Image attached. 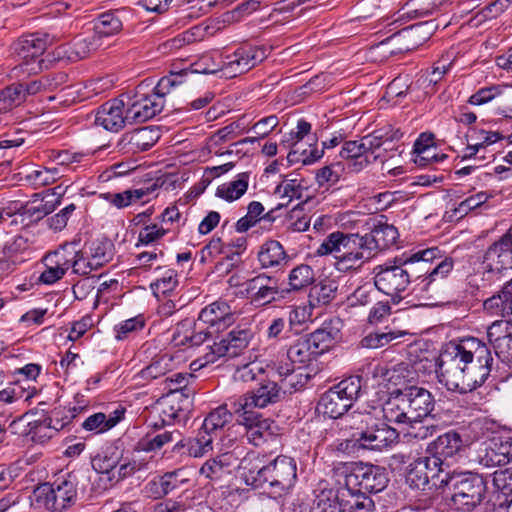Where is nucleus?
Here are the masks:
<instances>
[{
  "instance_id": "cd10ccee",
  "label": "nucleus",
  "mask_w": 512,
  "mask_h": 512,
  "mask_svg": "<svg viewBox=\"0 0 512 512\" xmlns=\"http://www.w3.org/2000/svg\"><path fill=\"white\" fill-rule=\"evenodd\" d=\"M171 442H176L175 448L184 446L182 435L176 429L164 430L159 433H148L137 442L135 450L145 452L157 451Z\"/></svg>"
},
{
  "instance_id": "8fccbe9b",
  "label": "nucleus",
  "mask_w": 512,
  "mask_h": 512,
  "mask_svg": "<svg viewBox=\"0 0 512 512\" xmlns=\"http://www.w3.org/2000/svg\"><path fill=\"white\" fill-rule=\"evenodd\" d=\"M405 335V332L385 328L384 331L377 330L364 336L360 341L362 348L377 349L388 345Z\"/></svg>"
},
{
  "instance_id": "c9c22d12",
  "label": "nucleus",
  "mask_w": 512,
  "mask_h": 512,
  "mask_svg": "<svg viewBox=\"0 0 512 512\" xmlns=\"http://www.w3.org/2000/svg\"><path fill=\"white\" fill-rule=\"evenodd\" d=\"M187 71L184 76V82L189 74H215L220 72L223 77V59L218 52L206 53L199 57L197 61L190 64L188 68L181 69L179 72Z\"/></svg>"
},
{
  "instance_id": "5701e85b",
  "label": "nucleus",
  "mask_w": 512,
  "mask_h": 512,
  "mask_svg": "<svg viewBox=\"0 0 512 512\" xmlns=\"http://www.w3.org/2000/svg\"><path fill=\"white\" fill-rule=\"evenodd\" d=\"M179 400V396L167 395L158 401L154 407V412L157 414L159 421H155L151 425L154 428H160L184 420L187 413L180 405Z\"/></svg>"
},
{
  "instance_id": "09e8293b",
  "label": "nucleus",
  "mask_w": 512,
  "mask_h": 512,
  "mask_svg": "<svg viewBox=\"0 0 512 512\" xmlns=\"http://www.w3.org/2000/svg\"><path fill=\"white\" fill-rule=\"evenodd\" d=\"M465 351L470 354V362L475 361L478 364L485 365V367H492L493 357L487 345L477 338L471 337L461 341Z\"/></svg>"
},
{
  "instance_id": "6ab92c4d",
  "label": "nucleus",
  "mask_w": 512,
  "mask_h": 512,
  "mask_svg": "<svg viewBox=\"0 0 512 512\" xmlns=\"http://www.w3.org/2000/svg\"><path fill=\"white\" fill-rule=\"evenodd\" d=\"M268 377L276 378L282 392L292 393L303 388L310 379L301 368L295 369L288 361L267 364Z\"/></svg>"
},
{
  "instance_id": "c03bdc74",
  "label": "nucleus",
  "mask_w": 512,
  "mask_h": 512,
  "mask_svg": "<svg viewBox=\"0 0 512 512\" xmlns=\"http://www.w3.org/2000/svg\"><path fill=\"white\" fill-rule=\"evenodd\" d=\"M78 257L74 258L72 273L80 276H89L93 271H97L107 261L108 256L104 252H95L89 258H85L83 253L78 250Z\"/></svg>"
},
{
  "instance_id": "bb28decb",
  "label": "nucleus",
  "mask_w": 512,
  "mask_h": 512,
  "mask_svg": "<svg viewBox=\"0 0 512 512\" xmlns=\"http://www.w3.org/2000/svg\"><path fill=\"white\" fill-rule=\"evenodd\" d=\"M342 322L339 318H332L322 323L321 327L307 335L309 341L321 355L340 338Z\"/></svg>"
},
{
  "instance_id": "7ed1b4c3",
  "label": "nucleus",
  "mask_w": 512,
  "mask_h": 512,
  "mask_svg": "<svg viewBox=\"0 0 512 512\" xmlns=\"http://www.w3.org/2000/svg\"><path fill=\"white\" fill-rule=\"evenodd\" d=\"M438 258H441L440 249L431 247L396 259L393 263L378 265L374 268V285L378 291L391 297L393 304H398L403 298L401 294L411 283V272L407 267L418 263L425 266Z\"/></svg>"
},
{
  "instance_id": "de8ad7c7",
  "label": "nucleus",
  "mask_w": 512,
  "mask_h": 512,
  "mask_svg": "<svg viewBox=\"0 0 512 512\" xmlns=\"http://www.w3.org/2000/svg\"><path fill=\"white\" fill-rule=\"evenodd\" d=\"M331 388L350 406V408L364 392L359 376L345 378Z\"/></svg>"
},
{
  "instance_id": "4468645a",
  "label": "nucleus",
  "mask_w": 512,
  "mask_h": 512,
  "mask_svg": "<svg viewBox=\"0 0 512 512\" xmlns=\"http://www.w3.org/2000/svg\"><path fill=\"white\" fill-rule=\"evenodd\" d=\"M55 41V36L45 34H31L19 39L14 45V52L26 66L27 71L35 72L41 68L42 60L40 57L45 52L48 45Z\"/></svg>"
},
{
  "instance_id": "f704fd0d",
  "label": "nucleus",
  "mask_w": 512,
  "mask_h": 512,
  "mask_svg": "<svg viewBox=\"0 0 512 512\" xmlns=\"http://www.w3.org/2000/svg\"><path fill=\"white\" fill-rule=\"evenodd\" d=\"M318 408L324 415H327L330 418L336 419L343 417L342 419L345 426L352 429L345 421L346 416L350 414L348 413L345 415L350 406L340 396H338L332 388L321 396Z\"/></svg>"
},
{
  "instance_id": "20e7f679",
  "label": "nucleus",
  "mask_w": 512,
  "mask_h": 512,
  "mask_svg": "<svg viewBox=\"0 0 512 512\" xmlns=\"http://www.w3.org/2000/svg\"><path fill=\"white\" fill-rule=\"evenodd\" d=\"M244 470V482L253 488H265L275 497L283 496L294 487L297 480V463L288 456L280 455L267 465Z\"/></svg>"
},
{
  "instance_id": "b1692460",
  "label": "nucleus",
  "mask_w": 512,
  "mask_h": 512,
  "mask_svg": "<svg viewBox=\"0 0 512 512\" xmlns=\"http://www.w3.org/2000/svg\"><path fill=\"white\" fill-rule=\"evenodd\" d=\"M483 308L489 315L500 316L512 325V277L500 292L484 301Z\"/></svg>"
},
{
  "instance_id": "680f3d73",
  "label": "nucleus",
  "mask_w": 512,
  "mask_h": 512,
  "mask_svg": "<svg viewBox=\"0 0 512 512\" xmlns=\"http://www.w3.org/2000/svg\"><path fill=\"white\" fill-rule=\"evenodd\" d=\"M346 512H374L375 503L366 493L347 491Z\"/></svg>"
},
{
  "instance_id": "e2e57ef3",
  "label": "nucleus",
  "mask_w": 512,
  "mask_h": 512,
  "mask_svg": "<svg viewBox=\"0 0 512 512\" xmlns=\"http://www.w3.org/2000/svg\"><path fill=\"white\" fill-rule=\"evenodd\" d=\"M477 459L481 465L487 468L506 465L504 456L502 457V455L499 454L492 440L481 445L478 450Z\"/></svg>"
},
{
  "instance_id": "603ef678",
  "label": "nucleus",
  "mask_w": 512,
  "mask_h": 512,
  "mask_svg": "<svg viewBox=\"0 0 512 512\" xmlns=\"http://www.w3.org/2000/svg\"><path fill=\"white\" fill-rule=\"evenodd\" d=\"M315 281V272L307 264H299L288 274L289 291H300Z\"/></svg>"
},
{
  "instance_id": "f257e3e1",
  "label": "nucleus",
  "mask_w": 512,
  "mask_h": 512,
  "mask_svg": "<svg viewBox=\"0 0 512 512\" xmlns=\"http://www.w3.org/2000/svg\"><path fill=\"white\" fill-rule=\"evenodd\" d=\"M435 400L430 391L418 386H405L395 391L383 407L357 409L345 421L352 430L355 443L368 450L381 451L390 447L398 438L396 429L390 423H411L426 418L433 411Z\"/></svg>"
},
{
  "instance_id": "052dcab7",
  "label": "nucleus",
  "mask_w": 512,
  "mask_h": 512,
  "mask_svg": "<svg viewBox=\"0 0 512 512\" xmlns=\"http://www.w3.org/2000/svg\"><path fill=\"white\" fill-rule=\"evenodd\" d=\"M313 307L314 306H311V304L293 307L288 312L286 319L289 324L288 330L295 334L299 333L303 329V326L311 320Z\"/></svg>"
},
{
  "instance_id": "a878e982",
  "label": "nucleus",
  "mask_w": 512,
  "mask_h": 512,
  "mask_svg": "<svg viewBox=\"0 0 512 512\" xmlns=\"http://www.w3.org/2000/svg\"><path fill=\"white\" fill-rule=\"evenodd\" d=\"M439 457L432 453L431 456L419 457L415 460L410 470V475H414L417 478L418 485H426L431 480L439 478L440 474L448 468V464Z\"/></svg>"
},
{
  "instance_id": "4c0bfd02",
  "label": "nucleus",
  "mask_w": 512,
  "mask_h": 512,
  "mask_svg": "<svg viewBox=\"0 0 512 512\" xmlns=\"http://www.w3.org/2000/svg\"><path fill=\"white\" fill-rule=\"evenodd\" d=\"M232 462V454H220L214 458L208 459L200 468V474L212 481L220 480L226 474L230 473Z\"/></svg>"
},
{
  "instance_id": "6e6d98bb",
  "label": "nucleus",
  "mask_w": 512,
  "mask_h": 512,
  "mask_svg": "<svg viewBox=\"0 0 512 512\" xmlns=\"http://www.w3.org/2000/svg\"><path fill=\"white\" fill-rule=\"evenodd\" d=\"M158 187L159 186L157 183H152L147 187H141L133 190H125L121 193H116L113 205L118 209L125 208L133 204L134 202L153 194Z\"/></svg>"
},
{
  "instance_id": "7c9ffc66",
  "label": "nucleus",
  "mask_w": 512,
  "mask_h": 512,
  "mask_svg": "<svg viewBox=\"0 0 512 512\" xmlns=\"http://www.w3.org/2000/svg\"><path fill=\"white\" fill-rule=\"evenodd\" d=\"M340 156L350 161L348 168L353 172H360L372 163L362 139L344 142L340 150Z\"/></svg>"
},
{
  "instance_id": "4d7b16f0",
  "label": "nucleus",
  "mask_w": 512,
  "mask_h": 512,
  "mask_svg": "<svg viewBox=\"0 0 512 512\" xmlns=\"http://www.w3.org/2000/svg\"><path fill=\"white\" fill-rule=\"evenodd\" d=\"M72 43L74 45V52H71L72 62H77L88 57L102 44L101 41H99V37L93 33L90 35L77 37L72 41Z\"/></svg>"
},
{
  "instance_id": "f8f14e48",
  "label": "nucleus",
  "mask_w": 512,
  "mask_h": 512,
  "mask_svg": "<svg viewBox=\"0 0 512 512\" xmlns=\"http://www.w3.org/2000/svg\"><path fill=\"white\" fill-rule=\"evenodd\" d=\"M235 414L238 416L237 422L245 427V436L250 444L261 446L277 436V426L273 420L248 409Z\"/></svg>"
},
{
  "instance_id": "39448f33",
  "label": "nucleus",
  "mask_w": 512,
  "mask_h": 512,
  "mask_svg": "<svg viewBox=\"0 0 512 512\" xmlns=\"http://www.w3.org/2000/svg\"><path fill=\"white\" fill-rule=\"evenodd\" d=\"M185 73L187 71L170 72L163 76L150 94L141 93L139 88L132 99L125 96L128 99L126 106L129 124L143 123L158 115L164 108L166 95L184 83Z\"/></svg>"
},
{
  "instance_id": "49530a36",
  "label": "nucleus",
  "mask_w": 512,
  "mask_h": 512,
  "mask_svg": "<svg viewBox=\"0 0 512 512\" xmlns=\"http://www.w3.org/2000/svg\"><path fill=\"white\" fill-rule=\"evenodd\" d=\"M235 129L236 126L234 124H230L217 130L213 135H211L207 142L209 153L214 154L215 156L233 154V149H225L222 145L235 139Z\"/></svg>"
},
{
  "instance_id": "37998d69",
  "label": "nucleus",
  "mask_w": 512,
  "mask_h": 512,
  "mask_svg": "<svg viewBox=\"0 0 512 512\" xmlns=\"http://www.w3.org/2000/svg\"><path fill=\"white\" fill-rule=\"evenodd\" d=\"M306 188L303 186L302 181L298 179H284L280 182L275 190L274 194L283 202L276 206V209H282L289 205L294 199H302L303 193Z\"/></svg>"
},
{
  "instance_id": "393cba45",
  "label": "nucleus",
  "mask_w": 512,
  "mask_h": 512,
  "mask_svg": "<svg viewBox=\"0 0 512 512\" xmlns=\"http://www.w3.org/2000/svg\"><path fill=\"white\" fill-rule=\"evenodd\" d=\"M257 258L260 266L263 269H276L281 270L290 260L289 255L286 253L283 245L273 239L266 240L259 247Z\"/></svg>"
},
{
  "instance_id": "2f4dec72",
  "label": "nucleus",
  "mask_w": 512,
  "mask_h": 512,
  "mask_svg": "<svg viewBox=\"0 0 512 512\" xmlns=\"http://www.w3.org/2000/svg\"><path fill=\"white\" fill-rule=\"evenodd\" d=\"M313 509L315 512H346V497L332 488L321 489L316 491Z\"/></svg>"
},
{
  "instance_id": "c85d7f7f",
  "label": "nucleus",
  "mask_w": 512,
  "mask_h": 512,
  "mask_svg": "<svg viewBox=\"0 0 512 512\" xmlns=\"http://www.w3.org/2000/svg\"><path fill=\"white\" fill-rule=\"evenodd\" d=\"M490 372V368L485 367V365L478 364L475 361L469 362L468 369L464 370L458 380L459 385L451 391L460 394L472 392L486 381Z\"/></svg>"
},
{
  "instance_id": "bf43d9fd",
  "label": "nucleus",
  "mask_w": 512,
  "mask_h": 512,
  "mask_svg": "<svg viewBox=\"0 0 512 512\" xmlns=\"http://www.w3.org/2000/svg\"><path fill=\"white\" fill-rule=\"evenodd\" d=\"M154 134L153 130L144 127L125 135V137L128 138V144L134 152L146 151L150 149L157 140Z\"/></svg>"
},
{
  "instance_id": "0eeeda50",
  "label": "nucleus",
  "mask_w": 512,
  "mask_h": 512,
  "mask_svg": "<svg viewBox=\"0 0 512 512\" xmlns=\"http://www.w3.org/2000/svg\"><path fill=\"white\" fill-rule=\"evenodd\" d=\"M79 476L75 472L43 483L34 490L35 502L51 512H62L73 506L78 499Z\"/></svg>"
},
{
  "instance_id": "e433bc0d",
  "label": "nucleus",
  "mask_w": 512,
  "mask_h": 512,
  "mask_svg": "<svg viewBox=\"0 0 512 512\" xmlns=\"http://www.w3.org/2000/svg\"><path fill=\"white\" fill-rule=\"evenodd\" d=\"M233 413L227 409V404L213 409L204 419L201 430L207 435L216 438L226 425L232 421Z\"/></svg>"
},
{
  "instance_id": "72a5a7b5",
  "label": "nucleus",
  "mask_w": 512,
  "mask_h": 512,
  "mask_svg": "<svg viewBox=\"0 0 512 512\" xmlns=\"http://www.w3.org/2000/svg\"><path fill=\"white\" fill-rule=\"evenodd\" d=\"M440 252L442 251L440 250ZM436 261L437 263L431 270L427 269L423 276H418V278L422 277L420 282L422 291L429 292L436 281L447 278L454 268L453 258L444 256L443 253H441V258L435 259L428 264H433Z\"/></svg>"
},
{
  "instance_id": "338daca9",
  "label": "nucleus",
  "mask_w": 512,
  "mask_h": 512,
  "mask_svg": "<svg viewBox=\"0 0 512 512\" xmlns=\"http://www.w3.org/2000/svg\"><path fill=\"white\" fill-rule=\"evenodd\" d=\"M304 202L297 204L288 214L287 229L304 232L310 226V217L304 213Z\"/></svg>"
},
{
  "instance_id": "0e129e2a",
  "label": "nucleus",
  "mask_w": 512,
  "mask_h": 512,
  "mask_svg": "<svg viewBox=\"0 0 512 512\" xmlns=\"http://www.w3.org/2000/svg\"><path fill=\"white\" fill-rule=\"evenodd\" d=\"M170 230L171 227L159 226L157 223L144 225L139 231L137 246L154 244L162 239Z\"/></svg>"
},
{
  "instance_id": "412c9836",
  "label": "nucleus",
  "mask_w": 512,
  "mask_h": 512,
  "mask_svg": "<svg viewBox=\"0 0 512 512\" xmlns=\"http://www.w3.org/2000/svg\"><path fill=\"white\" fill-rule=\"evenodd\" d=\"M402 134L399 130H394L390 125H385L379 129L374 130L372 133L362 137L363 145L365 146L369 158L372 156L373 161H384L385 157L380 153H376L384 145L390 146L394 140H398ZM393 147H387L385 150H392Z\"/></svg>"
},
{
  "instance_id": "f03ea898",
  "label": "nucleus",
  "mask_w": 512,
  "mask_h": 512,
  "mask_svg": "<svg viewBox=\"0 0 512 512\" xmlns=\"http://www.w3.org/2000/svg\"><path fill=\"white\" fill-rule=\"evenodd\" d=\"M373 239L359 233L333 231L319 244L315 253L317 256H331L334 268L339 272L359 270L371 257Z\"/></svg>"
},
{
  "instance_id": "13d9d810",
  "label": "nucleus",
  "mask_w": 512,
  "mask_h": 512,
  "mask_svg": "<svg viewBox=\"0 0 512 512\" xmlns=\"http://www.w3.org/2000/svg\"><path fill=\"white\" fill-rule=\"evenodd\" d=\"M24 100L25 93L21 83L12 84L0 90V113L11 110Z\"/></svg>"
},
{
  "instance_id": "58836bf2",
  "label": "nucleus",
  "mask_w": 512,
  "mask_h": 512,
  "mask_svg": "<svg viewBox=\"0 0 512 512\" xmlns=\"http://www.w3.org/2000/svg\"><path fill=\"white\" fill-rule=\"evenodd\" d=\"M174 365L173 356L169 353H162L154 357L151 363L137 374V377L144 381H151L171 372Z\"/></svg>"
},
{
  "instance_id": "1a4fd4ad",
  "label": "nucleus",
  "mask_w": 512,
  "mask_h": 512,
  "mask_svg": "<svg viewBox=\"0 0 512 512\" xmlns=\"http://www.w3.org/2000/svg\"><path fill=\"white\" fill-rule=\"evenodd\" d=\"M484 267L488 277L496 276L497 280L510 277L512 274V225L485 252Z\"/></svg>"
},
{
  "instance_id": "dca6fc26",
  "label": "nucleus",
  "mask_w": 512,
  "mask_h": 512,
  "mask_svg": "<svg viewBox=\"0 0 512 512\" xmlns=\"http://www.w3.org/2000/svg\"><path fill=\"white\" fill-rule=\"evenodd\" d=\"M311 131V124L306 120H299L295 130L291 131L292 140L294 143L290 152L287 155V161L289 164L302 163L303 165H309L323 156V149L319 150L316 147V138L309 137L312 142L309 143V148H303L301 141L304 137L308 136Z\"/></svg>"
},
{
  "instance_id": "a211bd4d",
  "label": "nucleus",
  "mask_w": 512,
  "mask_h": 512,
  "mask_svg": "<svg viewBox=\"0 0 512 512\" xmlns=\"http://www.w3.org/2000/svg\"><path fill=\"white\" fill-rule=\"evenodd\" d=\"M95 123L111 132H118L127 123L129 124L125 96L122 95L102 104L96 112Z\"/></svg>"
},
{
  "instance_id": "9b49d317",
  "label": "nucleus",
  "mask_w": 512,
  "mask_h": 512,
  "mask_svg": "<svg viewBox=\"0 0 512 512\" xmlns=\"http://www.w3.org/2000/svg\"><path fill=\"white\" fill-rule=\"evenodd\" d=\"M469 357L462 343L449 345L440 355L439 381L451 391L459 385V378L468 369Z\"/></svg>"
},
{
  "instance_id": "a19ab883",
  "label": "nucleus",
  "mask_w": 512,
  "mask_h": 512,
  "mask_svg": "<svg viewBox=\"0 0 512 512\" xmlns=\"http://www.w3.org/2000/svg\"><path fill=\"white\" fill-rule=\"evenodd\" d=\"M249 179V172L239 173L233 181L219 185L216 196L228 202L238 200L246 193Z\"/></svg>"
},
{
  "instance_id": "4be33fe9",
  "label": "nucleus",
  "mask_w": 512,
  "mask_h": 512,
  "mask_svg": "<svg viewBox=\"0 0 512 512\" xmlns=\"http://www.w3.org/2000/svg\"><path fill=\"white\" fill-rule=\"evenodd\" d=\"M198 321L217 326H230L235 321V312L226 300L219 299L205 306L198 315Z\"/></svg>"
},
{
  "instance_id": "ddd939ff",
  "label": "nucleus",
  "mask_w": 512,
  "mask_h": 512,
  "mask_svg": "<svg viewBox=\"0 0 512 512\" xmlns=\"http://www.w3.org/2000/svg\"><path fill=\"white\" fill-rule=\"evenodd\" d=\"M266 57V50L263 47L241 46L231 54L222 55L223 77L233 78L243 74L261 63Z\"/></svg>"
},
{
  "instance_id": "423d86ee",
  "label": "nucleus",
  "mask_w": 512,
  "mask_h": 512,
  "mask_svg": "<svg viewBox=\"0 0 512 512\" xmlns=\"http://www.w3.org/2000/svg\"><path fill=\"white\" fill-rule=\"evenodd\" d=\"M440 484L448 488L450 508L460 512L474 510L484 501L487 492L483 477L469 472L453 475L446 473L445 478L440 479Z\"/></svg>"
},
{
  "instance_id": "69168bd1",
  "label": "nucleus",
  "mask_w": 512,
  "mask_h": 512,
  "mask_svg": "<svg viewBox=\"0 0 512 512\" xmlns=\"http://www.w3.org/2000/svg\"><path fill=\"white\" fill-rule=\"evenodd\" d=\"M404 425H408L410 430L408 431L409 435L414 436L417 439H427L439 432L440 427L438 424L433 423L432 419L420 418L415 422L411 423H403Z\"/></svg>"
},
{
  "instance_id": "864d4df0",
  "label": "nucleus",
  "mask_w": 512,
  "mask_h": 512,
  "mask_svg": "<svg viewBox=\"0 0 512 512\" xmlns=\"http://www.w3.org/2000/svg\"><path fill=\"white\" fill-rule=\"evenodd\" d=\"M77 255V244L65 243L56 250L47 253L45 257L54 262L56 266L63 268V271L67 273V271L72 268L73 260L78 257Z\"/></svg>"
},
{
  "instance_id": "a18cd8bd",
  "label": "nucleus",
  "mask_w": 512,
  "mask_h": 512,
  "mask_svg": "<svg viewBox=\"0 0 512 512\" xmlns=\"http://www.w3.org/2000/svg\"><path fill=\"white\" fill-rule=\"evenodd\" d=\"M364 236L373 239L374 245L371 246V257L373 258L378 249L394 245L399 234L393 225L380 224L372 230L371 234H365Z\"/></svg>"
},
{
  "instance_id": "aec40b11",
  "label": "nucleus",
  "mask_w": 512,
  "mask_h": 512,
  "mask_svg": "<svg viewBox=\"0 0 512 512\" xmlns=\"http://www.w3.org/2000/svg\"><path fill=\"white\" fill-rule=\"evenodd\" d=\"M487 340L499 359L512 361V325L504 320L494 321L487 328Z\"/></svg>"
},
{
  "instance_id": "79ce46f5",
  "label": "nucleus",
  "mask_w": 512,
  "mask_h": 512,
  "mask_svg": "<svg viewBox=\"0 0 512 512\" xmlns=\"http://www.w3.org/2000/svg\"><path fill=\"white\" fill-rule=\"evenodd\" d=\"M318 354V350L309 341L308 337H302L295 341L287 350L286 360L289 363L307 364L314 360Z\"/></svg>"
},
{
  "instance_id": "ea45409f",
  "label": "nucleus",
  "mask_w": 512,
  "mask_h": 512,
  "mask_svg": "<svg viewBox=\"0 0 512 512\" xmlns=\"http://www.w3.org/2000/svg\"><path fill=\"white\" fill-rule=\"evenodd\" d=\"M421 26L412 25L391 36L390 40L398 45L399 52H408L419 47L428 39L429 33L420 36Z\"/></svg>"
},
{
  "instance_id": "c756f323",
  "label": "nucleus",
  "mask_w": 512,
  "mask_h": 512,
  "mask_svg": "<svg viewBox=\"0 0 512 512\" xmlns=\"http://www.w3.org/2000/svg\"><path fill=\"white\" fill-rule=\"evenodd\" d=\"M463 446L464 442L461 435L451 430L438 436L437 439L429 445L428 449L436 456H440L439 458L443 459L445 462L448 458H452L459 453Z\"/></svg>"
},
{
  "instance_id": "6e6552de",
  "label": "nucleus",
  "mask_w": 512,
  "mask_h": 512,
  "mask_svg": "<svg viewBox=\"0 0 512 512\" xmlns=\"http://www.w3.org/2000/svg\"><path fill=\"white\" fill-rule=\"evenodd\" d=\"M339 470L347 491L378 493L386 488L389 481L385 468L369 463H344Z\"/></svg>"
},
{
  "instance_id": "9d476101",
  "label": "nucleus",
  "mask_w": 512,
  "mask_h": 512,
  "mask_svg": "<svg viewBox=\"0 0 512 512\" xmlns=\"http://www.w3.org/2000/svg\"><path fill=\"white\" fill-rule=\"evenodd\" d=\"M255 332L251 326L238 325L222 337L218 342L209 346V352L205 354V363H214L221 357L234 358L240 355L254 338Z\"/></svg>"
},
{
  "instance_id": "5fc2aeb1",
  "label": "nucleus",
  "mask_w": 512,
  "mask_h": 512,
  "mask_svg": "<svg viewBox=\"0 0 512 512\" xmlns=\"http://www.w3.org/2000/svg\"><path fill=\"white\" fill-rule=\"evenodd\" d=\"M338 285L335 280L327 279L316 285L310 293L311 306L329 304L337 294Z\"/></svg>"
},
{
  "instance_id": "774afa93",
  "label": "nucleus",
  "mask_w": 512,
  "mask_h": 512,
  "mask_svg": "<svg viewBox=\"0 0 512 512\" xmlns=\"http://www.w3.org/2000/svg\"><path fill=\"white\" fill-rule=\"evenodd\" d=\"M179 471H173L164 474L158 482L152 481L148 484L151 490L155 488V494L157 497L167 495L177 487L179 484L183 482L178 479Z\"/></svg>"
},
{
  "instance_id": "3c124183",
  "label": "nucleus",
  "mask_w": 512,
  "mask_h": 512,
  "mask_svg": "<svg viewBox=\"0 0 512 512\" xmlns=\"http://www.w3.org/2000/svg\"><path fill=\"white\" fill-rule=\"evenodd\" d=\"M122 459V451L116 447L106 449L103 453L92 459V467L95 472L116 473V468Z\"/></svg>"
},
{
  "instance_id": "2eb2a0df",
  "label": "nucleus",
  "mask_w": 512,
  "mask_h": 512,
  "mask_svg": "<svg viewBox=\"0 0 512 512\" xmlns=\"http://www.w3.org/2000/svg\"><path fill=\"white\" fill-rule=\"evenodd\" d=\"M267 378V380H261L260 387L255 391L231 399L233 413H239L245 409L264 408L279 401L282 390L278 381L276 378Z\"/></svg>"
},
{
  "instance_id": "f3484780",
  "label": "nucleus",
  "mask_w": 512,
  "mask_h": 512,
  "mask_svg": "<svg viewBox=\"0 0 512 512\" xmlns=\"http://www.w3.org/2000/svg\"><path fill=\"white\" fill-rule=\"evenodd\" d=\"M243 286L250 303L255 307L271 304L279 294L278 281L265 273L248 279Z\"/></svg>"
},
{
  "instance_id": "473e14b6",
  "label": "nucleus",
  "mask_w": 512,
  "mask_h": 512,
  "mask_svg": "<svg viewBox=\"0 0 512 512\" xmlns=\"http://www.w3.org/2000/svg\"><path fill=\"white\" fill-rule=\"evenodd\" d=\"M125 10H114L101 13L94 22L93 34L99 37H109L119 33L123 28L122 17Z\"/></svg>"
}]
</instances>
